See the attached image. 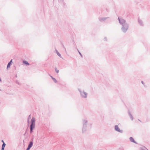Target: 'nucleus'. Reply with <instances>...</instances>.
I'll return each instance as SVG.
<instances>
[{"instance_id": "1a4fd4ad", "label": "nucleus", "mask_w": 150, "mask_h": 150, "mask_svg": "<svg viewBox=\"0 0 150 150\" xmlns=\"http://www.w3.org/2000/svg\"><path fill=\"white\" fill-rule=\"evenodd\" d=\"M122 30L124 32H125L127 30V28H126V29H125L124 28H123Z\"/></svg>"}, {"instance_id": "20e7f679", "label": "nucleus", "mask_w": 150, "mask_h": 150, "mask_svg": "<svg viewBox=\"0 0 150 150\" xmlns=\"http://www.w3.org/2000/svg\"><path fill=\"white\" fill-rule=\"evenodd\" d=\"M115 129L118 131H120V130L118 127L117 126H115Z\"/></svg>"}, {"instance_id": "7ed1b4c3", "label": "nucleus", "mask_w": 150, "mask_h": 150, "mask_svg": "<svg viewBox=\"0 0 150 150\" xmlns=\"http://www.w3.org/2000/svg\"><path fill=\"white\" fill-rule=\"evenodd\" d=\"M81 95L83 97L86 98V93L84 92H81Z\"/></svg>"}, {"instance_id": "f8f14e48", "label": "nucleus", "mask_w": 150, "mask_h": 150, "mask_svg": "<svg viewBox=\"0 0 150 150\" xmlns=\"http://www.w3.org/2000/svg\"><path fill=\"white\" fill-rule=\"evenodd\" d=\"M57 54L59 56H60V55L59 54Z\"/></svg>"}, {"instance_id": "9d476101", "label": "nucleus", "mask_w": 150, "mask_h": 150, "mask_svg": "<svg viewBox=\"0 0 150 150\" xmlns=\"http://www.w3.org/2000/svg\"><path fill=\"white\" fill-rule=\"evenodd\" d=\"M52 77V79L53 80L54 82H57L56 80L55 79L53 78L52 77Z\"/></svg>"}, {"instance_id": "6e6552de", "label": "nucleus", "mask_w": 150, "mask_h": 150, "mask_svg": "<svg viewBox=\"0 0 150 150\" xmlns=\"http://www.w3.org/2000/svg\"><path fill=\"white\" fill-rule=\"evenodd\" d=\"M11 64L10 63H8V64L7 68H9L10 67V65H11Z\"/></svg>"}, {"instance_id": "f257e3e1", "label": "nucleus", "mask_w": 150, "mask_h": 150, "mask_svg": "<svg viewBox=\"0 0 150 150\" xmlns=\"http://www.w3.org/2000/svg\"><path fill=\"white\" fill-rule=\"evenodd\" d=\"M35 118L34 117L32 118L31 120V125L30 126V133H32V130L33 128H34L35 127Z\"/></svg>"}, {"instance_id": "0eeeda50", "label": "nucleus", "mask_w": 150, "mask_h": 150, "mask_svg": "<svg viewBox=\"0 0 150 150\" xmlns=\"http://www.w3.org/2000/svg\"><path fill=\"white\" fill-rule=\"evenodd\" d=\"M130 140L131 142H135L134 140L132 137H130Z\"/></svg>"}, {"instance_id": "f03ea898", "label": "nucleus", "mask_w": 150, "mask_h": 150, "mask_svg": "<svg viewBox=\"0 0 150 150\" xmlns=\"http://www.w3.org/2000/svg\"><path fill=\"white\" fill-rule=\"evenodd\" d=\"M33 145V142H30L29 144L27 150H29L30 148Z\"/></svg>"}, {"instance_id": "ddd939ff", "label": "nucleus", "mask_w": 150, "mask_h": 150, "mask_svg": "<svg viewBox=\"0 0 150 150\" xmlns=\"http://www.w3.org/2000/svg\"><path fill=\"white\" fill-rule=\"evenodd\" d=\"M56 72H57V73H58V72H59L58 70H56Z\"/></svg>"}, {"instance_id": "423d86ee", "label": "nucleus", "mask_w": 150, "mask_h": 150, "mask_svg": "<svg viewBox=\"0 0 150 150\" xmlns=\"http://www.w3.org/2000/svg\"><path fill=\"white\" fill-rule=\"evenodd\" d=\"M5 144L4 143L2 145L1 150H4V148L5 146Z\"/></svg>"}, {"instance_id": "4468645a", "label": "nucleus", "mask_w": 150, "mask_h": 150, "mask_svg": "<svg viewBox=\"0 0 150 150\" xmlns=\"http://www.w3.org/2000/svg\"><path fill=\"white\" fill-rule=\"evenodd\" d=\"M2 142L4 143V141L3 140H2Z\"/></svg>"}, {"instance_id": "39448f33", "label": "nucleus", "mask_w": 150, "mask_h": 150, "mask_svg": "<svg viewBox=\"0 0 150 150\" xmlns=\"http://www.w3.org/2000/svg\"><path fill=\"white\" fill-rule=\"evenodd\" d=\"M23 63L26 65H28L29 64L28 62L26 61H23Z\"/></svg>"}, {"instance_id": "9b49d317", "label": "nucleus", "mask_w": 150, "mask_h": 150, "mask_svg": "<svg viewBox=\"0 0 150 150\" xmlns=\"http://www.w3.org/2000/svg\"><path fill=\"white\" fill-rule=\"evenodd\" d=\"M12 62V60L11 59L9 63L11 64V62Z\"/></svg>"}]
</instances>
